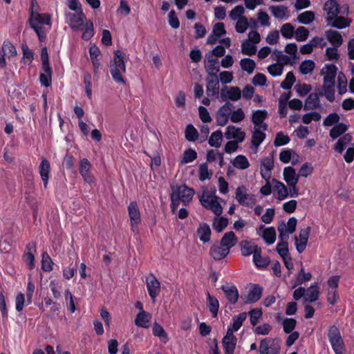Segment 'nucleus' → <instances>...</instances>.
<instances>
[{
	"mask_svg": "<svg viewBox=\"0 0 354 354\" xmlns=\"http://www.w3.org/2000/svg\"><path fill=\"white\" fill-rule=\"evenodd\" d=\"M283 328L286 334H289L293 331L297 326V320L295 318L286 317L283 319Z\"/></svg>",
	"mask_w": 354,
	"mask_h": 354,
	"instance_id": "052dcab7",
	"label": "nucleus"
},
{
	"mask_svg": "<svg viewBox=\"0 0 354 354\" xmlns=\"http://www.w3.org/2000/svg\"><path fill=\"white\" fill-rule=\"evenodd\" d=\"M221 343L225 354H234L237 343V339L232 340L223 339Z\"/></svg>",
	"mask_w": 354,
	"mask_h": 354,
	"instance_id": "6e6d98bb",
	"label": "nucleus"
},
{
	"mask_svg": "<svg viewBox=\"0 0 354 354\" xmlns=\"http://www.w3.org/2000/svg\"><path fill=\"white\" fill-rule=\"evenodd\" d=\"M312 278V274L310 272H305L304 268L301 266L299 271L298 272L296 280L294 284L292 286V289L296 288L297 286L304 283L306 281H308Z\"/></svg>",
	"mask_w": 354,
	"mask_h": 354,
	"instance_id": "c9c22d12",
	"label": "nucleus"
},
{
	"mask_svg": "<svg viewBox=\"0 0 354 354\" xmlns=\"http://www.w3.org/2000/svg\"><path fill=\"white\" fill-rule=\"evenodd\" d=\"M223 140V133L222 131L218 129L215 131H214L209 140L208 143L210 147L218 148L221 145V142Z\"/></svg>",
	"mask_w": 354,
	"mask_h": 354,
	"instance_id": "4c0bfd02",
	"label": "nucleus"
},
{
	"mask_svg": "<svg viewBox=\"0 0 354 354\" xmlns=\"http://www.w3.org/2000/svg\"><path fill=\"white\" fill-rule=\"evenodd\" d=\"M281 340L279 337L264 338L260 342V354H280Z\"/></svg>",
	"mask_w": 354,
	"mask_h": 354,
	"instance_id": "423d86ee",
	"label": "nucleus"
},
{
	"mask_svg": "<svg viewBox=\"0 0 354 354\" xmlns=\"http://www.w3.org/2000/svg\"><path fill=\"white\" fill-rule=\"evenodd\" d=\"M206 93L209 97H218L219 95V81L216 84L215 82L208 80Z\"/></svg>",
	"mask_w": 354,
	"mask_h": 354,
	"instance_id": "de8ad7c7",
	"label": "nucleus"
},
{
	"mask_svg": "<svg viewBox=\"0 0 354 354\" xmlns=\"http://www.w3.org/2000/svg\"><path fill=\"white\" fill-rule=\"evenodd\" d=\"M50 170V162L44 158L41 159V163L39 166V172L41 176V178L44 183V186L45 188L47 187L49 174Z\"/></svg>",
	"mask_w": 354,
	"mask_h": 354,
	"instance_id": "aec40b11",
	"label": "nucleus"
},
{
	"mask_svg": "<svg viewBox=\"0 0 354 354\" xmlns=\"http://www.w3.org/2000/svg\"><path fill=\"white\" fill-rule=\"evenodd\" d=\"M292 156L299 158V154L294 150L290 149H283L279 153V160L283 163H288L291 160Z\"/></svg>",
	"mask_w": 354,
	"mask_h": 354,
	"instance_id": "5fc2aeb1",
	"label": "nucleus"
},
{
	"mask_svg": "<svg viewBox=\"0 0 354 354\" xmlns=\"http://www.w3.org/2000/svg\"><path fill=\"white\" fill-rule=\"evenodd\" d=\"M268 116V113L266 109H257L253 111L251 122L254 124V127H257L259 126V123H262Z\"/></svg>",
	"mask_w": 354,
	"mask_h": 354,
	"instance_id": "f704fd0d",
	"label": "nucleus"
},
{
	"mask_svg": "<svg viewBox=\"0 0 354 354\" xmlns=\"http://www.w3.org/2000/svg\"><path fill=\"white\" fill-rule=\"evenodd\" d=\"M328 337L335 354H344L345 346L339 330L335 325L330 327Z\"/></svg>",
	"mask_w": 354,
	"mask_h": 354,
	"instance_id": "39448f33",
	"label": "nucleus"
},
{
	"mask_svg": "<svg viewBox=\"0 0 354 354\" xmlns=\"http://www.w3.org/2000/svg\"><path fill=\"white\" fill-rule=\"evenodd\" d=\"M316 91L318 92H315L310 93L308 96V101H312V104H313L314 107H317V109H323L322 106L320 104L319 98L324 96V93L322 91H319V88H317Z\"/></svg>",
	"mask_w": 354,
	"mask_h": 354,
	"instance_id": "3c124183",
	"label": "nucleus"
},
{
	"mask_svg": "<svg viewBox=\"0 0 354 354\" xmlns=\"http://www.w3.org/2000/svg\"><path fill=\"white\" fill-rule=\"evenodd\" d=\"M207 306L209 308V310L212 313V316L213 318H216L218 316V309H219V302L218 300L212 296L209 292H207Z\"/></svg>",
	"mask_w": 354,
	"mask_h": 354,
	"instance_id": "bb28decb",
	"label": "nucleus"
},
{
	"mask_svg": "<svg viewBox=\"0 0 354 354\" xmlns=\"http://www.w3.org/2000/svg\"><path fill=\"white\" fill-rule=\"evenodd\" d=\"M296 82V77L292 71L286 74L285 80L281 83L280 87L284 90L289 91Z\"/></svg>",
	"mask_w": 354,
	"mask_h": 354,
	"instance_id": "603ef678",
	"label": "nucleus"
},
{
	"mask_svg": "<svg viewBox=\"0 0 354 354\" xmlns=\"http://www.w3.org/2000/svg\"><path fill=\"white\" fill-rule=\"evenodd\" d=\"M273 53L275 55L276 59L277 60V62H279V64L283 66L284 65L293 66L294 64H296L297 59H292V56L290 57L287 55L283 54L281 50L275 49L273 51Z\"/></svg>",
	"mask_w": 354,
	"mask_h": 354,
	"instance_id": "7c9ffc66",
	"label": "nucleus"
},
{
	"mask_svg": "<svg viewBox=\"0 0 354 354\" xmlns=\"http://www.w3.org/2000/svg\"><path fill=\"white\" fill-rule=\"evenodd\" d=\"M250 316V321L253 326H255L259 322V319L263 316V311L261 308H252L248 313Z\"/></svg>",
	"mask_w": 354,
	"mask_h": 354,
	"instance_id": "13d9d810",
	"label": "nucleus"
},
{
	"mask_svg": "<svg viewBox=\"0 0 354 354\" xmlns=\"http://www.w3.org/2000/svg\"><path fill=\"white\" fill-rule=\"evenodd\" d=\"M269 9L275 18H283L288 12V7L285 6H270Z\"/></svg>",
	"mask_w": 354,
	"mask_h": 354,
	"instance_id": "864d4df0",
	"label": "nucleus"
},
{
	"mask_svg": "<svg viewBox=\"0 0 354 354\" xmlns=\"http://www.w3.org/2000/svg\"><path fill=\"white\" fill-rule=\"evenodd\" d=\"M197 234L201 242L203 243H208L210 241L212 234L209 225L207 223H201L197 229Z\"/></svg>",
	"mask_w": 354,
	"mask_h": 354,
	"instance_id": "412c9836",
	"label": "nucleus"
},
{
	"mask_svg": "<svg viewBox=\"0 0 354 354\" xmlns=\"http://www.w3.org/2000/svg\"><path fill=\"white\" fill-rule=\"evenodd\" d=\"M328 23L327 26H330L333 28L341 30L349 27L352 20L349 18H345L342 16H328L326 18Z\"/></svg>",
	"mask_w": 354,
	"mask_h": 354,
	"instance_id": "2eb2a0df",
	"label": "nucleus"
},
{
	"mask_svg": "<svg viewBox=\"0 0 354 354\" xmlns=\"http://www.w3.org/2000/svg\"><path fill=\"white\" fill-rule=\"evenodd\" d=\"M229 219L224 216H216L212 223L213 229L218 233L222 232L228 225Z\"/></svg>",
	"mask_w": 354,
	"mask_h": 354,
	"instance_id": "c85d7f7f",
	"label": "nucleus"
},
{
	"mask_svg": "<svg viewBox=\"0 0 354 354\" xmlns=\"http://www.w3.org/2000/svg\"><path fill=\"white\" fill-rule=\"evenodd\" d=\"M232 165L241 170L248 169L250 167V162L244 155L236 156L233 160H231Z\"/></svg>",
	"mask_w": 354,
	"mask_h": 354,
	"instance_id": "e433bc0d",
	"label": "nucleus"
},
{
	"mask_svg": "<svg viewBox=\"0 0 354 354\" xmlns=\"http://www.w3.org/2000/svg\"><path fill=\"white\" fill-rule=\"evenodd\" d=\"M221 289L224 292L226 299L231 304H235L239 298V293L235 285L232 284L230 286L223 285Z\"/></svg>",
	"mask_w": 354,
	"mask_h": 354,
	"instance_id": "f3484780",
	"label": "nucleus"
},
{
	"mask_svg": "<svg viewBox=\"0 0 354 354\" xmlns=\"http://www.w3.org/2000/svg\"><path fill=\"white\" fill-rule=\"evenodd\" d=\"M128 212L131 221H133L134 223L141 222L140 210L136 201L130 203L128 206Z\"/></svg>",
	"mask_w": 354,
	"mask_h": 354,
	"instance_id": "473e14b6",
	"label": "nucleus"
},
{
	"mask_svg": "<svg viewBox=\"0 0 354 354\" xmlns=\"http://www.w3.org/2000/svg\"><path fill=\"white\" fill-rule=\"evenodd\" d=\"M315 68V63L313 60L306 59L299 65V71L302 75L311 73Z\"/></svg>",
	"mask_w": 354,
	"mask_h": 354,
	"instance_id": "c03bdc74",
	"label": "nucleus"
},
{
	"mask_svg": "<svg viewBox=\"0 0 354 354\" xmlns=\"http://www.w3.org/2000/svg\"><path fill=\"white\" fill-rule=\"evenodd\" d=\"M43 72L39 75L41 85L48 87L51 84L52 72L50 68H42Z\"/></svg>",
	"mask_w": 354,
	"mask_h": 354,
	"instance_id": "49530a36",
	"label": "nucleus"
},
{
	"mask_svg": "<svg viewBox=\"0 0 354 354\" xmlns=\"http://www.w3.org/2000/svg\"><path fill=\"white\" fill-rule=\"evenodd\" d=\"M327 40L333 45V47L339 48L343 43V38L339 32L335 30L326 31Z\"/></svg>",
	"mask_w": 354,
	"mask_h": 354,
	"instance_id": "4be33fe9",
	"label": "nucleus"
},
{
	"mask_svg": "<svg viewBox=\"0 0 354 354\" xmlns=\"http://www.w3.org/2000/svg\"><path fill=\"white\" fill-rule=\"evenodd\" d=\"M225 137L227 140L234 139V141L242 142L245 140V133L241 131V129L239 127H236L234 125H229L226 128Z\"/></svg>",
	"mask_w": 354,
	"mask_h": 354,
	"instance_id": "dca6fc26",
	"label": "nucleus"
},
{
	"mask_svg": "<svg viewBox=\"0 0 354 354\" xmlns=\"http://www.w3.org/2000/svg\"><path fill=\"white\" fill-rule=\"evenodd\" d=\"M146 284L148 293L153 302L156 301V297L160 292V283L154 274H151L146 279Z\"/></svg>",
	"mask_w": 354,
	"mask_h": 354,
	"instance_id": "4468645a",
	"label": "nucleus"
},
{
	"mask_svg": "<svg viewBox=\"0 0 354 354\" xmlns=\"http://www.w3.org/2000/svg\"><path fill=\"white\" fill-rule=\"evenodd\" d=\"M203 193L198 196V199L201 205L207 209H211L216 216H221L223 212V207L219 201L223 199L219 196H214V199L210 201L207 198H205V194L207 193V187L203 186Z\"/></svg>",
	"mask_w": 354,
	"mask_h": 354,
	"instance_id": "20e7f679",
	"label": "nucleus"
},
{
	"mask_svg": "<svg viewBox=\"0 0 354 354\" xmlns=\"http://www.w3.org/2000/svg\"><path fill=\"white\" fill-rule=\"evenodd\" d=\"M241 97V91L238 86H224L221 91V98L223 101H237Z\"/></svg>",
	"mask_w": 354,
	"mask_h": 354,
	"instance_id": "9b49d317",
	"label": "nucleus"
},
{
	"mask_svg": "<svg viewBox=\"0 0 354 354\" xmlns=\"http://www.w3.org/2000/svg\"><path fill=\"white\" fill-rule=\"evenodd\" d=\"M212 171L208 169L207 162H203L200 165L198 169V178L201 181L209 180L212 178Z\"/></svg>",
	"mask_w": 354,
	"mask_h": 354,
	"instance_id": "a18cd8bd",
	"label": "nucleus"
},
{
	"mask_svg": "<svg viewBox=\"0 0 354 354\" xmlns=\"http://www.w3.org/2000/svg\"><path fill=\"white\" fill-rule=\"evenodd\" d=\"M89 53L91 60L93 66V74L95 76L98 75V68L100 66V63L97 57L101 55L100 48L95 44L90 43Z\"/></svg>",
	"mask_w": 354,
	"mask_h": 354,
	"instance_id": "6ab92c4d",
	"label": "nucleus"
},
{
	"mask_svg": "<svg viewBox=\"0 0 354 354\" xmlns=\"http://www.w3.org/2000/svg\"><path fill=\"white\" fill-rule=\"evenodd\" d=\"M281 35L286 39H291L293 37L295 31V27L290 23H286L283 24L281 28Z\"/></svg>",
	"mask_w": 354,
	"mask_h": 354,
	"instance_id": "e2e57ef3",
	"label": "nucleus"
},
{
	"mask_svg": "<svg viewBox=\"0 0 354 354\" xmlns=\"http://www.w3.org/2000/svg\"><path fill=\"white\" fill-rule=\"evenodd\" d=\"M125 54L120 50L113 52V59L111 60L110 73L113 79L118 83L126 84V80L122 76V73H126V64L124 62Z\"/></svg>",
	"mask_w": 354,
	"mask_h": 354,
	"instance_id": "7ed1b4c3",
	"label": "nucleus"
},
{
	"mask_svg": "<svg viewBox=\"0 0 354 354\" xmlns=\"http://www.w3.org/2000/svg\"><path fill=\"white\" fill-rule=\"evenodd\" d=\"M1 51L8 58L17 55V50L15 46L8 40L4 41L2 44Z\"/></svg>",
	"mask_w": 354,
	"mask_h": 354,
	"instance_id": "37998d69",
	"label": "nucleus"
},
{
	"mask_svg": "<svg viewBox=\"0 0 354 354\" xmlns=\"http://www.w3.org/2000/svg\"><path fill=\"white\" fill-rule=\"evenodd\" d=\"M170 189L171 190V193H174L178 189L179 196L182 198V203L185 206H187L190 203L196 193L194 188L188 187L185 183L178 185L176 183L173 182L170 184Z\"/></svg>",
	"mask_w": 354,
	"mask_h": 354,
	"instance_id": "0eeeda50",
	"label": "nucleus"
},
{
	"mask_svg": "<svg viewBox=\"0 0 354 354\" xmlns=\"http://www.w3.org/2000/svg\"><path fill=\"white\" fill-rule=\"evenodd\" d=\"M30 27L35 30L40 41H44L50 27V17L46 13L34 12L32 9L29 18Z\"/></svg>",
	"mask_w": 354,
	"mask_h": 354,
	"instance_id": "f03ea898",
	"label": "nucleus"
},
{
	"mask_svg": "<svg viewBox=\"0 0 354 354\" xmlns=\"http://www.w3.org/2000/svg\"><path fill=\"white\" fill-rule=\"evenodd\" d=\"M348 129V125L339 122L336 124L329 131V136L333 139L335 140L339 136L344 134Z\"/></svg>",
	"mask_w": 354,
	"mask_h": 354,
	"instance_id": "cd10ccee",
	"label": "nucleus"
},
{
	"mask_svg": "<svg viewBox=\"0 0 354 354\" xmlns=\"http://www.w3.org/2000/svg\"><path fill=\"white\" fill-rule=\"evenodd\" d=\"M170 198H171V204H170L171 211L173 214H175L180 203L182 202V198L179 196L178 189L176 192H174V193H171Z\"/></svg>",
	"mask_w": 354,
	"mask_h": 354,
	"instance_id": "680f3d73",
	"label": "nucleus"
},
{
	"mask_svg": "<svg viewBox=\"0 0 354 354\" xmlns=\"http://www.w3.org/2000/svg\"><path fill=\"white\" fill-rule=\"evenodd\" d=\"M299 179V174H296V170L291 166L286 167L283 169V180L287 185L298 183Z\"/></svg>",
	"mask_w": 354,
	"mask_h": 354,
	"instance_id": "5701e85b",
	"label": "nucleus"
},
{
	"mask_svg": "<svg viewBox=\"0 0 354 354\" xmlns=\"http://www.w3.org/2000/svg\"><path fill=\"white\" fill-rule=\"evenodd\" d=\"M242 70L246 71L248 74H252L256 68L255 62L248 57L243 58L240 62Z\"/></svg>",
	"mask_w": 354,
	"mask_h": 354,
	"instance_id": "8fccbe9b",
	"label": "nucleus"
},
{
	"mask_svg": "<svg viewBox=\"0 0 354 354\" xmlns=\"http://www.w3.org/2000/svg\"><path fill=\"white\" fill-rule=\"evenodd\" d=\"M245 185L239 186L235 192V198L241 205L252 207L256 203V197L253 194H247Z\"/></svg>",
	"mask_w": 354,
	"mask_h": 354,
	"instance_id": "6e6552de",
	"label": "nucleus"
},
{
	"mask_svg": "<svg viewBox=\"0 0 354 354\" xmlns=\"http://www.w3.org/2000/svg\"><path fill=\"white\" fill-rule=\"evenodd\" d=\"M238 242V238L233 231L225 233L220 241L221 247L229 246L233 248Z\"/></svg>",
	"mask_w": 354,
	"mask_h": 354,
	"instance_id": "393cba45",
	"label": "nucleus"
},
{
	"mask_svg": "<svg viewBox=\"0 0 354 354\" xmlns=\"http://www.w3.org/2000/svg\"><path fill=\"white\" fill-rule=\"evenodd\" d=\"M290 141L288 136L285 135L282 131L277 133L275 139L274 140V145L275 147H280L287 145Z\"/></svg>",
	"mask_w": 354,
	"mask_h": 354,
	"instance_id": "338daca9",
	"label": "nucleus"
},
{
	"mask_svg": "<svg viewBox=\"0 0 354 354\" xmlns=\"http://www.w3.org/2000/svg\"><path fill=\"white\" fill-rule=\"evenodd\" d=\"M257 50V45L252 43L250 39H245L242 41L241 53L243 55L252 56L256 54Z\"/></svg>",
	"mask_w": 354,
	"mask_h": 354,
	"instance_id": "72a5a7b5",
	"label": "nucleus"
},
{
	"mask_svg": "<svg viewBox=\"0 0 354 354\" xmlns=\"http://www.w3.org/2000/svg\"><path fill=\"white\" fill-rule=\"evenodd\" d=\"M326 72L324 68L321 70L320 75L324 76V84L326 86L334 87L335 84V77L337 72V67L334 64H326L325 65Z\"/></svg>",
	"mask_w": 354,
	"mask_h": 354,
	"instance_id": "1a4fd4ad",
	"label": "nucleus"
},
{
	"mask_svg": "<svg viewBox=\"0 0 354 354\" xmlns=\"http://www.w3.org/2000/svg\"><path fill=\"white\" fill-rule=\"evenodd\" d=\"M198 132L192 124L186 126L185 138L188 142H195L198 138Z\"/></svg>",
	"mask_w": 354,
	"mask_h": 354,
	"instance_id": "ea45409f",
	"label": "nucleus"
},
{
	"mask_svg": "<svg viewBox=\"0 0 354 354\" xmlns=\"http://www.w3.org/2000/svg\"><path fill=\"white\" fill-rule=\"evenodd\" d=\"M257 234L261 236L265 243L268 245L273 244L276 240V231L274 227H267L266 231L263 232V233L257 232Z\"/></svg>",
	"mask_w": 354,
	"mask_h": 354,
	"instance_id": "c756f323",
	"label": "nucleus"
},
{
	"mask_svg": "<svg viewBox=\"0 0 354 354\" xmlns=\"http://www.w3.org/2000/svg\"><path fill=\"white\" fill-rule=\"evenodd\" d=\"M26 249L28 251L25 254L24 258L28 264V268L32 270L35 267V257L32 253V250H35V245L33 243H28Z\"/></svg>",
	"mask_w": 354,
	"mask_h": 354,
	"instance_id": "a19ab883",
	"label": "nucleus"
},
{
	"mask_svg": "<svg viewBox=\"0 0 354 354\" xmlns=\"http://www.w3.org/2000/svg\"><path fill=\"white\" fill-rule=\"evenodd\" d=\"M263 287L259 284L251 283V289L250 290L247 297H241V299H244L243 304H254L257 302L262 296Z\"/></svg>",
	"mask_w": 354,
	"mask_h": 354,
	"instance_id": "ddd939ff",
	"label": "nucleus"
},
{
	"mask_svg": "<svg viewBox=\"0 0 354 354\" xmlns=\"http://www.w3.org/2000/svg\"><path fill=\"white\" fill-rule=\"evenodd\" d=\"M319 286L318 284L315 282L314 283H313L307 290L306 291L308 292H309V294L308 295V297H304V301H303V303H306V302H310V303H314L316 301H317L319 299Z\"/></svg>",
	"mask_w": 354,
	"mask_h": 354,
	"instance_id": "a878e982",
	"label": "nucleus"
},
{
	"mask_svg": "<svg viewBox=\"0 0 354 354\" xmlns=\"http://www.w3.org/2000/svg\"><path fill=\"white\" fill-rule=\"evenodd\" d=\"M152 333L155 337L160 338L164 343H166L169 340L167 333L165 332L163 327L156 322L153 324Z\"/></svg>",
	"mask_w": 354,
	"mask_h": 354,
	"instance_id": "58836bf2",
	"label": "nucleus"
},
{
	"mask_svg": "<svg viewBox=\"0 0 354 354\" xmlns=\"http://www.w3.org/2000/svg\"><path fill=\"white\" fill-rule=\"evenodd\" d=\"M151 318V315L146 311L139 312L135 319V324L138 327L148 328V323Z\"/></svg>",
	"mask_w": 354,
	"mask_h": 354,
	"instance_id": "2f4dec72",
	"label": "nucleus"
},
{
	"mask_svg": "<svg viewBox=\"0 0 354 354\" xmlns=\"http://www.w3.org/2000/svg\"><path fill=\"white\" fill-rule=\"evenodd\" d=\"M92 165L87 158H83L80 162V174L82 175L84 180L91 185L95 183L96 179L90 172Z\"/></svg>",
	"mask_w": 354,
	"mask_h": 354,
	"instance_id": "f8f14e48",
	"label": "nucleus"
},
{
	"mask_svg": "<svg viewBox=\"0 0 354 354\" xmlns=\"http://www.w3.org/2000/svg\"><path fill=\"white\" fill-rule=\"evenodd\" d=\"M310 231L311 227L310 226H308L306 228L300 230L299 234V239L296 235L295 236V245L298 253L301 254L305 250L308 244Z\"/></svg>",
	"mask_w": 354,
	"mask_h": 354,
	"instance_id": "9d476101",
	"label": "nucleus"
},
{
	"mask_svg": "<svg viewBox=\"0 0 354 354\" xmlns=\"http://www.w3.org/2000/svg\"><path fill=\"white\" fill-rule=\"evenodd\" d=\"M309 35V30L304 26H299L295 30V38L297 41H306Z\"/></svg>",
	"mask_w": 354,
	"mask_h": 354,
	"instance_id": "69168bd1",
	"label": "nucleus"
},
{
	"mask_svg": "<svg viewBox=\"0 0 354 354\" xmlns=\"http://www.w3.org/2000/svg\"><path fill=\"white\" fill-rule=\"evenodd\" d=\"M275 250L283 260H285V259L291 257L289 252L288 243H286L285 244L284 242H279L277 245Z\"/></svg>",
	"mask_w": 354,
	"mask_h": 354,
	"instance_id": "bf43d9fd",
	"label": "nucleus"
},
{
	"mask_svg": "<svg viewBox=\"0 0 354 354\" xmlns=\"http://www.w3.org/2000/svg\"><path fill=\"white\" fill-rule=\"evenodd\" d=\"M75 12V13L68 12L70 28L73 32L82 31V39L88 41L95 34L93 23L91 19H86L82 9Z\"/></svg>",
	"mask_w": 354,
	"mask_h": 354,
	"instance_id": "f257e3e1",
	"label": "nucleus"
},
{
	"mask_svg": "<svg viewBox=\"0 0 354 354\" xmlns=\"http://www.w3.org/2000/svg\"><path fill=\"white\" fill-rule=\"evenodd\" d=\"M315 19V15L313 11L308 10L305 11L297 17V21L299 23L308 25L314 21Z\"/></svg>",
	"mask_w": 354,
	"mask_h": 354,
	"instance_id": "79ce46f5",
	"label": "nucleus"
},
{
	"mask_svg": "<svg viewBox=\"0 0 354 354\" xmlns=\"http://www.w3.org/2000/svg\"><path fill=\"white\" fill-rule=\"evenodd\" d=\"M340 117L335 113H331L327 115L323 121V125L325 127L335 126L336 124L339 123Z\"/></svg>",
	"mask_w": 354,
	"mask_h": 354,
	"instance_id": "0e129e2a",
	"label": "nucleus"
},
{
	"mask_svg": "<svg viewBox=\"0 0 354 354\" xmlns=\"http://www.w3.org/2000/svg\"><path fill=\"white\" fill-rule=\"evenodd\" d=\"M234 108L232 103L227 102H225L216 112V123L217 125L223 127L227 122L230 113H225L223 111V109L231 110Z\"/></svg>",
	"mask_w": 354,
	"mask_h": 354,
	"instance_id": "a211bd4d",
	"label": "nucleus"
},
{
	"mask_svg": "<svg viewBox=\"0 0 354 354\" xmlns=\"http://www.w3.org/2000/svg\"><path fill=\"white\" fill-rule=\"evenodd\" d=\"M295 90L299 97H304L310 92L312 90V86L305 83H299L295 86Z\"/></svg>",
	"mask_w": 354,
	"mask_h": 354,
	"instance_id": "774afa93",
	"label": "nucleus"
},
{
	"mask_svg": "<svg viewBox=\"0 0 354 354\" xmlns=\"http://www.w3.org/2000/svg\"><path fill=\"white\" fill-rule=\"evenodd\" d=\"M337 87L339 95H343L347 91V80L342 71L338 73Z\"/></svg>",
	"mask_w": 354,
	"mask_h": 354,
	"instance_id": "09e8293b",
	"label": "nucleus"
},
{
	"mask_svg": "<svg viewBox=\"0 0 354 354\" xmlns=\"http://www.w3.org/2000/svg\"><path fill=\"white\" fill-rule=\"evenodd\" d=\"M323 10L327 12L328 16H336L341 12L340 5L337 0H327L324 5Z\"/></svg>",
	"mask_w": 354,
	"mask_h": 354,
	"instance_id": "b1692460",
	"label": "nucleus"
},
{
	"mask_svg": "<svg viewBox=\"0 0 354 354\" xmlns=\"http://www.w3.org/2000/svg\"><path fill=\"white\" fill-rule=\"evenodd\" d=\"M197 158L196 151L191 148L185 150L181 159V163L187 164L193 162Z\"/></svg>",
	"mask_w": 354,
	"mask_h": 354,
	"instance_id": "4d7b16f0",
	"label": "nucleus"
}]
</instances>
